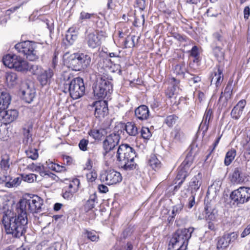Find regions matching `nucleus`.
<instances>
[{
  "mask_svg": "<svg viewBox=\"0 0 250 250\" xmlns=\"http://www.w3.org/2000/svg\"><path fill=\"white\" fill-rule=\"evenodd\" d=\"M2 222L7 234L20 238L25 233L27 229V214L21 212V210L17 207L15 215L10 216L4 214Z\"/></svg>",
  "mask_w": 250,
  "mask_h": 250,
  "instance_id": "f257e3e1",
  "label": "nucleus"
},
{
  "mask_svg": "<svg viewBox=\"0 0 250 250\" xmlns=\"http://www.w3.org/2000/svg\"><path fill=\"white\" fill-rule=\"evenodd\" d=\"M62 83V91L68 93L72 99L76 100L84 95L85 88L82 78H74L71 74L66 73L63 75Z\"/></svg>",
  "mask_w": 250,
  "mask_h": 250,
  "instance_id": "f03ea898",
  "label": "nucleus"
},
{
  "mask_svg": "<svg viewBox=\"0 0 250 250\" xmlns=\"http://www.w3.org/2000/svg\"><path fill=\"white\" fill-rule=\"evenodd\" d=\"M116 156L119 167L123 169L131 171L136 168L137 165L134 162V158L136 157L135 151L128 144L120 145Z\"/></svg>",
  "mask_w": 250,
  "mask_h": 250,
  "instance_id": "7ed1b4c3",
  "label": "nucleus"
},
{
  "mask_svg": "<svg viewBox=\"0 0 250 250\" xmlns=\"http://www.w3.org/2000/svg\"><path fill=\"white\" fill-rule=\"evenodd\" d=\"M91 62V57L83 53H75L70 55L67 58V65L72 70L83 71L89 67Z\"/></svg>",
  "mask_w": 250,
  "mask_h": 250,
  "instance_id": "20e7f679",
  "label": "nucleus"
},
{
  "mask_svg": "<svg viewBox=\"0 0 250 250\" xmlns=\"http://www.w3.org/2000/svg\"><path fill=\"white\" fill-rule=\"evenodd\" d=\"M112 80L111 77H106L105 76L97 78L93 85L94 96L98 99L109 96L112 92Z\"/></svg>",
  "mask_w": 250,
  "mask_h": 250,
  "instance_id": "39448f33",
  "label": "nucleus"
},
{
  "mask_svg": "<svg viewBox=\"0 0 250 250\" xmlns=\"http://www.w3.org/2000/svg\"><path fill=\"white\" fill-rule=\"evenodd\" d=\"M39 47L42 46L35 42L29 41L19 42L15 45V49L23 54L30 61H35L39 59Z\"/></svg>",
  "mask_w": 250,
  "mask_h": 250,
  "instance_id": "423d86ee",
  "label": "nucleus"
},
{
  "mask_svg": "<svg viewBox=\"0 0 250 250\" xmlns=\"http://www.w3.org/2000/svg\"><path fill=\"white\" fill-rule=\"evenodd\" d=\"M195 229L189 227L188 229H180L173 234L170 243L173 248L180 247L181 249H187L188 240L191 237Z\"/></svg>",
  "mask_w": 250,
  "mask_h": 250,
  "instance_id": "0eeeda50",
  "label": "nucleus"
},
{
  "mask_svg": "<svg viewBox=\"0 0 250 250\" xmlns=\"http://www.w3.org/2000/svg\"><path fill=\"white\" fill-rule=\"evenodd\" d=\"M43 200L37 195H33L29 199H23L21 200L17 204V208L27 214V211L31 213H38L42 210Z\"/></svg>",
  "mask_w": 250,
  "mask_h": 250,
  "instance_id": "6e6552de",
  "label": "nucleus"
},
{
  "mask_svg": "<svg viewBox=\"0 0 250 250\" xmlns=\"http://www.w3.org/2000/svg\"><path fill=\"white\" fill-rule=\"evenodd\" d=\"M120 139L119 131H114L106 136L103 142V154L105 159L113 157L115 153L110 152L118 145Z\"/></svg>",
  "mask_w": 250,
  "mask_h": 250,
  "instance_id": "1a4fd4ad",
  "label": "nucleus"
},
{
  "mask_svg": "<svg viewBox=\"0 0 250 250\" xmlns=\"http://www.w3.org/2000/svg\"><path fill=\"white\" fill-rule=\"evenodd\" d=\"M229 198L233 205L240 207V205L248 202L250 199V188H239L231 192Z\"/></svg>",
  "mask_w": 250,
  "mask_h": 250,
  "instance_id": "9d476101",
  "label": "nucleus"
},
{
  "mask_svg": "<svg viewBox=\"0 0 250 250\" xmlns=\"http://www.w3.org/2000/svg\"><path fill=\"white\" fill-rule=\"evenodd\" d=\"M101 179L110 185L121 182L122 176L120 172L114 169H108L101 175Z\"/></svg>",
  "mask_w": 250,
  "mask_h": 250,
  "instance_id": "9b49d317",
  "label": "nucleus"
},
{
  "mask_svg": "<svg viewBox=\"0 0 250 250\" xmlns=\"http://www.w3.org/2000/svg\"><path fill=\"white\" fill-rule=\"evenodd\" d=\"M238 235L235 232L225 233L222 236L217 238L216 248L218 250H224L228 248L229 245L235 240Z\"/></svg>",
  "mask_w": 250,
  "mask_h": 250,
  "instance_id": "f8f14e48",
  "label": "nucleus"
},
{
  "mask_svg": "<svg viewBox=\"0 0 250 250\" xmlns=\"http://www.w3.org/2000/svg\"><path fill=\"white\" fill-rule=\"evenodd\" d=\"M94 115L97 118H104L108 113L107 102L105 101H96L93 103Z\"/></svg>",
  "mask_w": 250,
  "mask_h": 250,
  "instance_id": "ddd939ff",
  "label": "nucleus"
},
{
  "mask_svg": "<svg viewBox=\"0 0 250 250\" xmlns=\"http://www.w3.org/2000/svg\"><path fill=\"white\" fill-rule=\"evenodd\" d=\"M247 181V176L242 167L234 168L232 173L231 182L234 184H242Z\"/></svg>",
  "mask_w": 250,
  "mask_h": 250,
  "instance_id": "4468645a",
  "label": "nucleus"
},
{
  "mask_svg": "<svg viewBox=\"0 0 250 250\" xmlns=\"http://www.w3.org/2000/svg\"><path fill=\"white\" fill-rule=\"evenodd\" d=\"M211 84H215L216 87L219 86L224 79L223 69L220 65H216L210 75Z\"/></svg>",
  "mask_w": 250,
  "mask_h": 250,
  "instance_id": "2eb2a0df",
  "label": "nucleus"
},
{
  "mask_svg": "<svg viewBox=\"0 0 250 250\" xmlns=\"http://www.w3.org/2000/svg\"><path fill=\"white\" fill-rule=\"evenodd\" d=\"M5 124H9L15 121L18 116L19 112L16 109H4L0 111Z\"/></svg>",
  "mask_w": 250,
  "mask_h": 250,
  "instance_id": "dca6fc26",
  "label": "nucleus"
},
{
  "mask_svg": "<svg viewBox=\"0 0 250 250\" xmlns=\"http://www.w3.org/2000/svg\"><path fill=\"white\" fill-rule=\"evenodd\" d=\"M54 72L51 68L42 70L38 75L37 79L42 86L50 84Z\"/></svg>",
  "mask_w": 250,
  "mask_h": 250,
  "instance_id": "f3484780",
  "label": "nucleus"
},
{
  "mask_svg": "<svg viewBox=\"0 0 250 250\" xmlns=\"http://www.w3.org/2000/svg\"><path fill=\"white\" fill-rule=\"evenodd\" d=\"M201 184L202 174L199 172L197 175H195L189 182L187 190L190 191L191 194H193L199 189Z\"/></svg>",
  "mask_w": 250,
  "mask_h": 250,
  "instance_id": "a211bd4d",
  "label": "nucleus"
},
{
  "mask_svg": "<svg viewBox=\"0 0 250 250\" xmlns=\"http://www.w3.org/2000/svg\"><path fill=\"white\" fill-rule=\"evenodd\" d=\"M86 33L87 35L85 39L89 47L95 48L100 45L101 41L97 33H88L87 30L86 31Z\"/></svg>",
  "mask_w": 250,
  "mask_h": 250,
  "instance_id": "6ab92c4d",
  "label": "nucleus"
},
{
  "mask_svg": "<svg viewBox=\"0 0 250 250\" xmlns=\"http://www.w3.org/2000/svg\"><path fill=\"white\" fill-rule=\"evenodd\" d=\"M205 212L206 213V220L207 222H213L216 220L217 211L211 202L205 203Z\"/></svg>",
  "mask_w": 250,
  "mask_h": 250,
  "instance_id": "aec40b11",
  "label": "nucleus"
},
{
  "mask_svg": "<svg viewBox=\"0 0 250 250\" xmlns=\"http://www.w3.org/2000/svg\"><path fill=\"white\" fill-rule=\"evenodd\" d=\"M246 104V101L245 100H241L233 108L231 112V116L233 119L238 120L242 115L243 109Z\"/></svg>",
  "mask_w": 250,
  "mask_h": 250,
  "instance_id": "412c9836",
  "label": "nucleus"
},
{
  "mask_svg": "<svg viewBox=\"0 0 250 250\" xmlns=\"http://www.w3.org/2000/svg\"><path fill=\"white\" fill-rule=\"evenodd\" d=\"M135 117L139 120L143 121L147 120L149 115L148 108L146 105H141L135 110Z\"/></svg>",
  "mask_w": 250,
  "mask_h": 250,
  "instance_id": "4be33fe9",
  "label": "nucleus"
},
{
  "mask_svg": "<svg viewBox=\"0 0 250 250\" xmlns=\"http://www.w3.org/2000/svg\"><path fill=\"white\" fill-rule=\"evenodd\" d=\"M122 128L125 130L127 134L131 136H136L138 133V128L136 125L132 122H127L126 124H122Z\"/></svg>",
  "mask_w": 250,
  "mask_h": 250,
  "instance_id": "5701e85b",
  "label": "nucleus"
},
{
  "mask_svg": "<svg viewBox=\"0 0 250 250\" xmlns=\"http://www.w3.org/2000/svg\"><path fill=\"white\" fill-rule=\"evenodd\" d=\"M212 117V109L207 108L205 112L202 122L200 124V127L202 128V129H204V131L208 130L209 121Z\"/></svg>",
  "mask_w": 250,
  "mask_h": 250,
  "instance_id": "b1692460",
  "label": "nucleus"
},
{
  "mask_svg": "<svg viewBox=\"0 0 250 250\" xmlns=\"http://www.w3.org/2000/svg\"><path fill=\"white\" fill-rule=\"evenodd\" d=\"M11 98L9 93L2 92L0 93V111L8 108Z\"/></svg>",
  "mask_w": 250,
  "mask_h": 250,
  "instance_id": "393cba45",
  "label": "nucleus"
},
{
  "mask_svg": "<svg viewBox=\"0 0 250 250\" xmlns=\"http://www.w3.org/2000/svg\"><path fill=\"white\" fill-rule=\"evenodd\" d=\"M13 63L14 66L12 68H15L18 71H25L28 69V62L19 56Z\"/></svg>",
  "mask_w": 250,
  "mask_h": 250,
  "instance_id": "a878e982",
  "label": "nucleus"
},
{
  "mask_svg": "<svg viewBox=\"0 0 250 250\" xmlns=\"http://www.w3.org/2000/svg\"><path fill=\"white\" fill-rule=\"evenodd\" d=\"M140 37L129 35L125 38L124 41V48H132L135 46V44L138 42Z\"/></svg>",
  "mask_w": 250,
  "mask_h": 250,
  "instance_id": "bb28decb",
  "label": "nucleus"
},
{
  "mask_svg": "<svg viewBox=\"0 0 250 250\" xmlns=\"http://www.w3.org/2000/svg\"><path fill=\"white\" fill-rule=\"evenodd\" d=\"M171 81V84L168 86L165 92L167 97L169 99L171 98L174 96L176 87L179 83V81L177 80L175 78H172Z\"/></svg>",
  "mask_w": 250,
  "mask_h": 250,
  "instance_id": "cd10ccee",
  "label": "nucleus"
},
{
  "mask_svg": "<svg viewBox=\"0 0 250 250\" xmlns=\"http://www.w3.org/2000/svg\"><path fill=\"white\" fill-rule=\"evenodd\" d=\"M171 137L175 142H181L185 138V134L181 128L175 126L171 132Z\"/></svg>",
  "mask_w": 250,
  "mask_h": 250,
  "instance_id": "c85d7f7f",
  "label": "nucleus"
},
{
  "mask_svg": "<svg viewBox=\"0 0 250 250\" xmlns=\"http://www.w3.org/2000/svg\"><path fill=\"white\" fill-rule=\"evenodd\" d=\"M232 82L230 81L228 83L226 87L225 88L224 92H221L220 97L219 99V101L221 100L223 96H225L226 102L231 98L232 93Z\"/></svg>",
  "mask_w": 250,
  "mask_h": 250,
  "instance_id": "c756f323",
  "label": "nucleus"
},
{
  "mask_svg": "<svg viewBox=\"0 0 250 250\" xmlns=\"http://www.w3.org/2000/svg\"><path fill=\"white\" fill-rule=\"evenodd\" d=\"M224 32L222 30L216 31L213 33L212 37L213 41L216 44H221V45L224 46L227 43V41L224 37Z\"/></svg>",
  "mask_w": 250,
  "mask_h": 250,
  "instance_id": "7c9ffc66",
  "label": "nucleus"
},
{
  "mask_svg": "<svg viewBox=\"0 0 250 250\" xmlns=\"http://www.w3.org/2000/svg\"><path fill=\"white\" fill-rule=\"evenodd\" d=\"M97 203V197L96 193L90 195L88 200L84 205V209L87 212L94 208L95 203Z\"/></svg>",
  "mask_w": 250,
  "mask_h": 250,
  "instance_id": "2f4dec72",
  "label": "nucleus"
},
{
  "mask_svg": "<svg viewBox=\"0 0 250 250\" xmlns=\"http://www.w3.org/2000/svg\"><path fill=\"white\" fill-rule=\"evenodd\" d=\"M35 95V92L34 90H32L28 87L25 90L22 91V96L23 100L27 103H31Z\"/></svg>",
  "mask_w": 250,
  "mask_h": 250,
  "instance_id": "473e14b6",
  "label": "nucleus"
},
{
  "mask_svg": "<svg viewBox=\"0 0 250 250\" xmlns=\"http://www.w3.org/2000/svg\"><path fill=\"white\" fill-rule=\"evenodd\" d=\"M18 56L16 55L7 54L2 59L3 64L10 68L14 66V62L17 59Z\"/></svg>",
  "mask_w": 250,
  "mask_h": 250,
  "instance_id": "72a5a7b5",
  "label": "nucleus"
},
{
  "mask_svg": "<svg viewBox=\"0 0 250 250\" xmlns=\"http://www.w3.org/2000/svg\"><path fill=\"white\" fill-rule=\"evenodd\" d=\"M194 160V155L191 151V149L188 153L185 160L181 164L182 167H185L189 170L190 167L193 163Z\"/></svg>",
  "mask_w": 250,
  "mask_h": 250,
  "instance_id": "f704fd0d",
  "label": "nucleus"
},
{
  "mask_svg": "<svg viewBox=\"0 0 250 250\" xmlns=\"http://www.w3.org/2000/svg\"><path fill=\"white\" fill-rule=\"evenodd\" d=\"M97 17V14L94 13H89L85 11H82L80 14L79 18V21L80 23H83L84 21L87 20H91Z\"/></svg>",
  "mask_w": 250,
  "mask_h": 250,
  "instance_id": "c9c22d12",
  "label": "nucleus"
},
{
  "mask_svg": "<svg viewBox=\"0 0 250 250\" xmlns=\"http://www.w3.org/2000/svg\"><path fill=\"white\" fill-rule=\"evenodd\" d=\"M77 39V35L75 34L73 28H69L65 35V40L68 44H73Z\"/></svg>",
  "mask_w": 250,
  "mask_h": 250,
  "instance_id": "e433bc0d",
  "label": "nucleus"
},
{
  "mask_svg": "<svg viewBox=\"0 0 250 250\" xmlns=\"http://www.w3.org/2000/svg\"><path fill=\"white\" fill-rule=\"evenodd\" d=\"M148 165L155 170L161 167V163L155 154H151L148 161Z\"/></svg>",
  "mask_w": 250,
  "mask_h": 250,
  "instance_id": "4c0bfd02",
  "label": "nucleus"
},
{
  "mask_svg": "<svg viewBox=\"0 0 250 250\" xmlns=\"http://www.w3.org/2000/svg\"><path fill=\"white\" fill-rule=\"evenodd\" d=\"M236 150L234 148H231L228 151L225 156L224 164L226 166H229L234 160L236 156Z\"/></svg>",
  "mask_w": 250,
  "mask_h": 250,
  "instance_id": "58836bf2",
  "label": "nucleus"
},
{
  "mask_svg": "<svg viewBox=\"0 0 250 250\" xmlns=\"http://www.w3.org/2000/svg\"><path fill=\"white\" fill-rule=\"evenodd\" d=\"M188 169H185V167H182L180 166L178 168V172L175 180L185 181V179L188 175Z\"/></svg>",
  "mask_w": 250,
  "mask_h": 250,
  "instance_id": "ea45409f",
  "label": "nucleus"
},
{
  "mask_svg": "<svg viewBox=\"0 0 250 250\" xmlns=\"http://www.w3.org/2000/svg\"><path fill=\"white\" fill-rule=\"evenodd\" d=\"M96 233L97 232L93 230H88L86 229H84L83 232L84 236L92 242H97L99 240V237Z\"/></svg>",
  "mask_w": 250,
  "mask_h": 250,
  "instance_id": "a19ab883",
  "label": "nucleus"
},
{
  "mask_svg": "<svg viewBox=\"0 0 250 250\" xmlns=\"http://www.w3.org/2000/svg\"><path fill=\"white\" fill-rule=\"evenodd\" d=\"M33 168H34L36 171L39 172L40 175L42 177L46 176V178H47L48 177H51L54 179V177L56 176V175L53 174L52 173H47L46 172L44 171L43 170V167L42 166H36L33 164Z\"/></svg>",
  "mask_w": 250,
  "mask_h": 250,
  "instance_id": "79ce46f5",
  "label": "nucleus"
},
{
  "mask_svg": "<svg viewBox=\"0 0 250 250\" xmlns=\"http://www.w3.org/2000/svg\"><path fill=\"white\" fill-rule=\"evenodd\" d=\"M213 53L215 57L219 61L224 59V52L222 48L219 46H216L212 48Z\"/></svg>",
  "mask_w": 250,
  "mask_h": 250,
  "instance_id": "37998d69",
  "label": "nucleus"
},
{
  "mask_svg": "<svg viewBox=\"0 0 250 250\" xmlns=\"http://www.w3.org/2000/svg\"><path fill=\"white\" fill-rule=\"evenodd\" d=\"M178 119V117L177 116L172 114L167 116L165 122L169 127H172L176 124Z\"/></svg>",
  "mask_w": 250,
  "mask_h": 250,
  "instance_id": "c03bdc74",
  "label": "nucleus"
},
{
  "mask_svg": "<svg viewBox=\"0 0 250 250\" xmlns=\"http://www.w3.org/2000/svg\"><path fill=\"white\" fill-rule=\"evenodd\" d=\"M17 79V74L15 72H7L6 76V80L11 85H14Z\"/></svg>",
  "mask_w": 250,
  "mask_h": 250,
  "instance_id": "a18cd8bd",
  "label": "nucleus"
},
{
  "mask_svg": "<svg viewBox=\"0 0 250 250\" xmlns=\"http://www.w3.org/2000/svg\"><path fill=\"white\" fill-rule=\"evenodd\" d=\"M28 69L26 71H29L34 75H39L41 72V67L38 65H34L28 62Z\"/></svg>",
  "mask_w": 250,
  "mask_h": 250,
  "instance_id": "49530a36",
  "label": "nucleus"
},
{
  "mask_svg": "<svg viewBox=\"0 0 250 250\" xmlns=\"http://www.w3.org/2000/svg\"><path fill=\"white\" fill-rule=\"evenodd\" d=\"M26 156L28 158L32 160H36L38 158V151L35 148H29L25 151Z\"/></svg>",
  "mask_w": 250,
  "mask_h": 250,
  "instance_id": "de8ad7c7",
  "label": "nucleus"
},
{
  "mask_svg": "<svg viewBox=\"0 0 250 250\" xmlns=\"http://www.w3.org/2000/svg\"><path fill=\"white\" fill-rule=\"evenodd\" d=\"M183 205L182 203L177 204L175 206H173L172 210V216H169V217H171L170 221L173 218H174L175 216L177 214H178L183 209Z\"/></svg>",
  "mask_w": 250,
  "mask_h": 250,
  "instance_id": "09e8293b",
  "label": "nucleus"
},
{
  "mask_svg": "<svg viewBox=\"0 0 250 250\" xmlns=\"http://www.w3.org/2000/svg\"><path fill=\"white\" fill-rule=\"evenodd\" d=\"M9 159L8 155H5L1 157L0 167L4 170H6L9 167Z\"/></svg>",
  "mask_w": 250,
  "mask_h": 250,
  "instance_id": "8fccbe9b",
  "label": "nucleus"
},
{
  "mask_svg": "<svg viewBox=\"0 0 250 250\" xmlns=\"http://www.w3.org/2000/svg\"><path fill=\"white\" fill-rule=\"evenodd\" d=\"M21 182V179L19 177H17L11 180H9L8 182H6V187L7 188H12L14 187H17L18 185L20 184Z\"/></svg>",
  "mask_w": 250,
  "mask_h": 250,
  "instance_id": "3c124183",
  "label": "nucleus"
},
{
  "mask_svg": "<svg viewBox=\"0 0 250 250\" xmlns=\"http://www.w3.org/2000/svg\"><path fill=\"white\" fill-rule=\"evenodd\" d=\"M175 71L178 75L184 76L186 70L185 64L184 63H179L175 66Z\"/></svg>",
  "mask_w": 250,
  "mask_h": 250,
  "instance_id": "603ef678",
  "label": "nucleus"
},
{
  "mask_svg": "<svg viewBox=\"0 0 250 250\" xmlns=\"http://www.w3.org/2000/svg\"><path fill=\"white\" fill-rule=\"evenodd\" d=\"M88 134L95 140L100 139L102 135V132L99 129H93L88 132Z\"/></svg>",
  "mask_w": 250,
  "mask_h": 250,
  "instance_id": "864d4df0",
  "label": "nucleus"
},
{
  "mask_svg": "<svg viewBox=\"0 0 250 250\" xmlns=\"http://www.w3.org/2000/svg\"><path fill=\"white\" fill-rule=\"evenodd\" d=\"M37 177L36 175L33 174V173H30L28 174H21V178L22 179L25 181L27 182L28 183H32L34 182L35 179H36Z\"/></svg>",
  "mask_w": 250,
  "mask_h": 250,
  "instance_id": "5fc2aeb1",
  "label": "nucleus"
},
{
  "mask_svg": "<svg viewBox=\"0 0 250 250\" xmlns=\"http://www.w3.org/2000/svg\"><path fill=\"white\" fill-rule=\"evenodd\" d=\"M140 132L141 136L145 139H149L152 135L149 128L147 127H143Z\"/></svg>",
  "mask_w": 250,
  "mask_h": 250,
  "instance_id": "6e6d98bb",
  "label": "nucleus"
},
{
  "mask_svg": "<svg viewBox=\"0 0 250 250\" xmlns=\"http://www.w3.org/2000/svg\"><path fill=\"white\" fill-rule=\"evenodd\" d=\"M188 80L190 84H194L197 83L201 81V78L195 75L188 74Z\"/></svg>",
  "mask_w": 250,
  "mask_h": 250,
  "instance_id": "4d7b16f0",
  "label": "nucleus"
},
{
  "mask_svg": "<svg viewBox=\"0 0 250 250\" xmlns=\"http://www.w3.org/2000/svg\"><path fill=\"white\" fill-rule=\"evenodd\" d=\"M170 34L171 37H173L175 39L178 40L180 42L187 41V37L185 36L181 35L180 34L175 32H171L170 33Z\"/></svg>",
  "mask_w": 250,
  "mask_h": 250,
  "instance_id": "13d9d810",
  "label": "nucleus"
},
{
  "mask_svg": "<svg viewBox=\"0 0 250 250\" xmlns=\"http://www.w3.org/2000/svg\"><path fill=\"white\" fill-rule=\"evenodd\" d=\"M89 143V141L85 139H83L80 140L79 143V147L80 150L85 151L87 150V145Z\"/></svg>",
  "mask_w": 250,
  "mask_h": 250,
  "instance_id": "bf43d9fd",
  "label": "nucleus"
},
{
  "mask_svg": "<svg viewBox=\"0 0 250 250\" xmlns=\"http://www.w3.org/2000/svg\"><path fill=\"white\" fill-rule=\"evenodd\" d=\"M134 231L133 227L131 225H129L125 229L123 232V237L125 239L127 237L130 235Z\"/></svg>",
  "mask_w": 250,
  "mask_h": 250,
  "instance_id": "052dcab7",
  "label": "nucleus"
},
{
  "mask_svg": "<svg viewBox=\"0 0 250 250\" xmlns=\"http://www.w3.org/2000/svg\"><path fill=\"white\" fill-rule=\"evenodd\" d=\"M86 176L88 182H92L97 178V174L94 170H93L89 173H87Z\"/></svg>",
  "mask_w": 250,
  "mask_h": 250,
  "instance_id": "680f3d73",
  "label": "nucleus"
},
{
  "mask_svg": "<svg viewBox=\"0 0 250 250\" xmlns=\"http://www.w3.org/2000/svg\"><path fill=\"white\" fill-rule=\"evenodd\" d=\"M145 16L144 15H142L140 17V19L137 18H135L133 24L136 27H140L141 24L143 25L145 23Z\"/></svg>",
  "mask_w": 250,
  "mask_h": 250,
  "instance_id": "e2e57ef3",
  "label": "nucleus"
},
{
  "mask_svg": "<svg viewBox=\"0 0 250 250\" xmlns=\"http://www.w3.org/2000/svg\"><path fill=\"white\" fill-rule=\"evenodd\" d=\"M9 180H11V178L8 175H6L4 172H3V174L1 173L0 174V184L5 183V185L6 186V182H8Z\"/></svg>",
  "mask_w": 250,
  "mask_h": 250,
  "instance_id": "0e129e2a",
  "label": "nucleus"
},
{
  "mask_svg": "<svg viewBox=\"0 0 250 250\" xmlns=\"http://www.w3.org/2000/svg\"><path fill=\"white\" fill-rule=\"evenodd\" d=\"M136 4L141 10L143 11L146 8V1L145 0H136Z\"/></svg>",
  "mask_w": 250,
  "mask_h": 250,
  "instance_id": "69168bd1",
  "label": "nucleus"
},
{
  "mask_svg": "<svg viewBox=\"0 0 250 250\" xmlns=\"http://www.w3.org/2000/svg\"><path fill=\"white\" fill-rule=\"evenodd\" d=\"M190 55L191 57H198L199 56L198 48L197 46H193L190 51Z\"/></svg>",
  "mask_w": 250,
  "mask_h": 250,
  "instance_id": "338daca9",
  "label": "nucleus"
},
{
  "mask_svg": "<svg viewBox=\"0 0 250 250\" xmlns=\"http://www.w3.org/2000/svg\"><path fill=\"white\" fill-rule=\"evenodd\" d=\"M195 194H192V195L188 199V208H191L194 205L195 202Z\"/></svg>",
  "mask_w": 250,
  "mask_h": 250,
  "instance_id": "774afa93",
  "label": "nucleus"
}]
</instances>
